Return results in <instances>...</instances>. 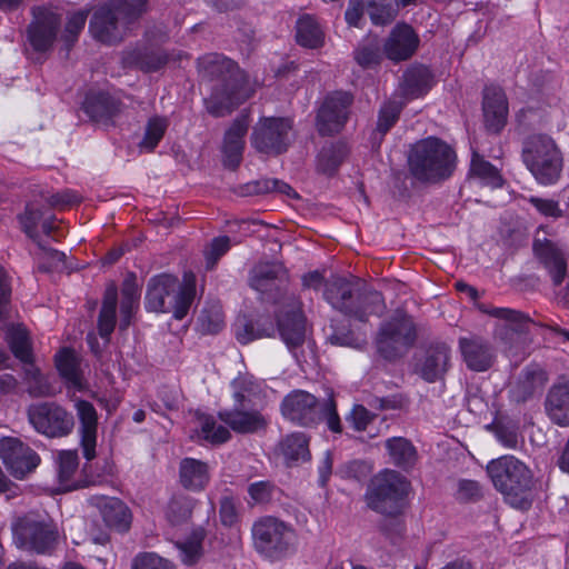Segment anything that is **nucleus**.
<instances>
[{"label": "nucleus", "mask_w": 569, "mask_h": 569, "mask_svg": "<svg viewBox=\"0 0 569 569\" xmlns=\"http://www.w3.org/2000/svg\"><path fill=\"white\" fill-rule=\"evenodd\" d=\"M289 274L282 263L261 262L250 271L249 284L261 293V298L279 306L277 329L290 350L300 347L306 338V317L301 301L288 291Z\"/></svg>", "instance_id": "nucleus-1"}, {"label": "nucleus", "mask_w": 569, "mask_h": 569, "mask_svg": "<svg viewBox=\"0 0 569 569\" xmlns=\"http://www.w3.org/2000/svg\"><path fill=\"white\" fill-rule=\"evenodd\" d=\"M198 70L203 80L212 83L211 94L204 99L211 116L226 117L246 100V74L231 59L220 53H207L198 59Z\"/></svg>", "instance_id": "nucleus-2"}, {"label": "nucleus", "mask_w": 569, "mask_h": 569, "mask_svg": "<svg viewBox=\"0 0 569 569\" xmlns=\"http://www.w3.org/2000/svg\"><path fill=\"white\" fill-rule=\"evenodd\" d=\"M323 298L336 310L360 322L386 310L382 295L357 278L332 277L325 284Z\"/></svg>", "instance_id": "nucleus-3"}, {"label": "nucleus", "mask_w": 569, "mask_h": 569, "mask_svg": "<svg viewBox=\"0 0 569 569\" xmlns=\"http://www.w3.org/2000/svg\"><path fill=\"white\" fill-rule=\"evenodd\" d=\"M456 160L451 146L437 137H428L411 146L408 167L418 181L436 183L453 173Z\"/></svg>", "instance_id": "nucleus-4"}, {"label": "nucleus", "mask_w": 569, "mask_h": 569, "mask_svg": "<svg viewBox=\"0 0 569 569\" xmlns=\"http://www.w3.org/2000/svg\"><path fill=\"white\" fill-rule=\"evenodd\" d=\"M521 160L541 186L556 184L561 178L563 153L556 140L547 133H531L522 140Z\"/></svg>", "instance_id": "nucleus-5"}, {"label": "nucleus", "mask_w": 569, "mask_h": 569, "mask_svg": "<svg viewBox=\"0 0 569 569\" xmlns=\"http://www.w3.org/2000/svg\"><path fill=\"white\" fill-rule=\"evenodd\" d=\"M196 297L193 276L183 284L171 274L162 273L152 277L147 287L144 306L148 311L172 312L174 319H183Z\"/></svg>", "instance_id": "nucleus-6"}, {"label": "nucleus", "mask_w": 569, "mask_h": 569, "mask_svg": "<svg viewBox=\"0 0 569 569\" xmlns=\"http://www.w3.org/2000/svg\"><path fill=\"white\" fill-rule=\"evenodd\" d=\"M487 472L495 486L507 501L519 509L531 506L529 491L532 485V475L529 468L513 456H502L491 460Z\"/></svg>", "instance_id": "nucleus-7"}, {"label": "nucleus", "mask_w": 569, "mask_h": 569, "mask_svg": "<svg viewBox=\"0 0 569 569\" xmlns=\"http://www.w3.org/2000/svg\"><path fill=\"white\" fill-rule=\"evenodd\" d=\"M409 491L410 482L405 476L385 469L370 480L365 499L371 510L386 517H397L406 508Z\"/></svg>", "instance_id": "nucleus-8"}, {"label": "nucleus", "mask_w": 569, "mask_h": 569, "mask_svg": "<svg viewBox=\"0 0 569 569\" xmlns=\"http://www.w3.org/2000/svg\"><path fill=\"white\" fill-rule=\"evenodd\" d=\"M417 336V327L412 317L397 311L379 328L375 339L377 352L385 360L395 361L413 347Z\"/></svg>", "instance_id": "nucleus-9"}, {"label": "nucleus", "mask_w": 569, "mask_h": 569, "mask_svg": "<svg viewBox=\"0 0 569 569\" xmlns=\"http://www.w3.org/2000/svg\"><path fill=\"white\" fill-rule=\"evenodd\" d=\"M251 536L258 553L269 559H280L290 549L293 530L276 517L263 516L253 522Z\"/></svg>", "instance_id": "nucleus-10"}, {"label": "nucleus", "mask_w": 569, "mask_h": 569, "mask_svg": "<svg viewBox=\"0 0 569 569\" xmlns=\"http://www.w3.org/2000/svg\"><path fill=\"white\" fill-rule=\"evenodd\" d=\"M293 122L284 117H262L252 128L251 146L260 153L278 156L286 152L292 140Z\"/></svg>", "instance_id": "nucleus-11"}, {"label": "nucleus", "mask_w": 569, "mask_h": 569, "mask_svg": "<svg viewBox=\"0 0 569 569\" xmlns=\"http://www.w3.org/2000/svg\"><path fill=\"white\" fill-rule=\"evenodd\" d=\"M27 417L33 429L48 438L69 436L74 428V417L54 401L31 403Z\"/></svg>", "instance_id": "nucleus-12"}, {"label": "nucleus", "mask_w": 569, "mask_h": 569, "mask_svg": "<svg viewBox=\"0 0 569 569\" xmlns=\"http://www.w3.org/2000/svg\"><path fill=\"white\" fill-rule=\"evenodd\" d=\"M32 20L26 30L27 43L24 51L29 54V48L40 57L52 50L61 26V17L52 9L39 6L31 9Z\"/></svg>", "instance_id": "nucleus-13"}, {"label": "nucleus", "mask_w": 569, "mask_h": 569, "mask_svg": "<svg viewBox=\"0 0 569 569\" xmlns=\"http://www.w3.org/2000/svg\"><path fill=\"white\" fill-rule=\"evenodd\" d=\"M13 537L20 548L46 553L54 547L58 531L51 521L27 515L14 523Z\"/></svg>", "instance_id": "nucleus-14"}, {"label": "nucleus", "mask_w": 569, "mask_h": 569, "mask_svg": "<svg viewBox=\"0 0 569 569\" xmlns=\"http://www.w3.org/2000/svg\"><path fill=\"white\" fill-rule=\"evenodd\" d=\"M234 405L231 409L218 412V418L231 430L241 435L256 433L264 430L269 420L261 411L249 406L250 400L243 391H234Z\"/></svg>", "instance_id": "nucleus-15"}, {"label": "nucleus", "mask_w": 569, "mask_h": 569, "mask_svg": "<svg viewBox=\"0 0 569 569\" xmlns=\"http://www.w3.org/2000/svg\"><path fill=\"white\" fill-rule=\"evenodd\" d=\"M0 459L16 479H23L40 463L39 455L16 437L0 439Z\"/></svg>", "instance_id": "nucleus-16"}, {"label": "nucleus", "mask_w": 569, "mask_h": 569, "mask_svg": "<svg viewBox=\"0 0 569 569\" xmlns=\"http://www.w3.org/2000/svg\"><path fill=\"white\" fill-rule=\"evenodd\" d=\"M353 97L349 92L335 91L326 97L317 114V129L321 136L338 133L349 118Z\"/></svg>", "instance_id": "nucleus-17"}, {"label": "nucleus", "mask_w": 569, "mask_h": 569, "mask_svg": "<svg viewBox=\"0 0 569 569\" xmlns=\"http://www.w3.org/2000/svg\"><path fill=\"white\" fill-rule=\"evenodd\" d=\"M319 400L305 390H293L281 402L283 417L299 426L311 427L321 421Z\"/></svg>", "instance_id": "nucleus-18"}, {"label": "nucleus", "mask_w": 569, "mask_h": 569, "mask_svg": "<svg viewBox=\"0 0 569 569\" xmlns=\"http://www.w3.org/2000/svg\"><path fill=\"white\" fill-rule=\"evenodd\" d=\"M130 26L124 23L123 13L119 12V6L111 1L96 10L89 28L93 38L103 43L113 44L123 39L126 30Z\"/></svg>", "instance_id": "nucleus-19"}, {"label": "nucleus", "mask_w": 569, "mask_h": 569, "mask_svg": "<svg viewBox=\"0 0 569 569\" xmlns=\"http://www.w3.org/2000/svg\"><path fill=\"white\" fill-rule=\"evenodd\" d=\"M489 316L505 320L496 328V338L503 345L505 350H512L519 345L521 336L527 333L532 320L521 311L509 308L482 309Z\"/></svg>", "instance_id": "nucleus-20"}, {"label": "nucleus", "mask_w": 569, "mask_h": 569, "mask_svg": "<svg viewBox=\"0 0 569 569\" xmlns=\"http://www.w3.org/2000/svg\"><path fill=\"white\" fill-rule=\"evenodd\" d=\"M79 466V459L76 451H61L59 453V468L58 477L61 485L66 486L68 490H74L78 488H84L89 486L101 485L104 481V475L111 473V466L104 462L103 473H93L91 466L83 467V479L79 481H72V477L76 473Z\"/></svg>", "instance_id": "nucleus-21"}, {"label": "nucleus", "mask_w": 569, "mask_h": 569, "mask_svg": "<svg viewBox=\"0 0 569 569\" xmlns=\"http://www.w3.org/2000/svg\"><path fill=\"white\" fill-rule=\"evenodd\" d=\"M459 350L467 368L475 372L489 370L496 360L492 345L483 337L470 335L458 341Z\"/></svg>", "instance_id": "nucleus-22"}, {"label": "nucleus", "mask_w": 569, "mask_h": 569, "mask_svg": "<svg viewBox=\"0 0 569 569\" xmlns=\"http://www.w3.org/2000/svg\"><path fill=\"white\" fill-rule=\"evenodd\" d=\"M532 251L539 263L547 270L555 287H560L567 277V259L557 243L536 237L532 242Z\"/></svg>", "instance_id": "nucleus-23"}, {"label": "nucleus", "mask_w": 569, "mask_h": 569, "mask_svg": "<svg viewBox=\"0 0 569 569\" xmlns=\"http://www.w3.org/2000/svg\"><path fill=\"white\" fill-rule=\"evenodd\" d=\"M419 43V36L411 26L397 23L385 40L383 53L393 62L406 61L416 53Z\"/></svg>", "instance_id": "nucleus-24"}, {"label": "nucleus", "mask_w": 569, "mask_h": 569, "mask_svg": "<svg viewBox=\"0 0 569 569\" xmlns=\"http://www.w3.org/2000/svg\"><path fill=\"white\" fill-rule=\"evenodd\" d=\"M485 127L490 133L498 134L507 124L508 100L499 86H486L482 93Z\"/></svg>", "instance_id": "nucleus-25"}, {"label": "nucleus", "mask_w": 569, "mask_h": 569, "mask_svg": "<svg viewBox=\"0 0 569 569\" xmlns=\"http://www.w3.org/2000/svg\"><path fill=\"white\" fill-rule=\"evenodd\" d=\"M82 110L91 121L109 127L122 111V102L108 92L90 91L83 100Z\"/></svg>", "instance_id": "nucleus-26"}, {"label": "nucleus", "mask_w": 569, "mask_h": 569, "mask_svg": "<svg viewBox=\"0 0 569 569\" xmlns=\"http://www.w3.org/2000/svg\"><path fill=\"white\" fill-rule=\"evenodd\" d=\"M121 62L124 68L154 72L168 62V54L153 46L137 43L122 51Z\"/></svg>", "instance_id": "nucleus-27"}, {"label": "nucleus", "mask_w": 569, "mask_h": 569, "mask_svg": "<svg viewBox=\"0 0 569 569\" xmlns=\"http://www.w3.org/2000/svg\"><path fill=\"white\" fill-rule=\"evenodd\" d=\"M248 128L249 116L241 113L232 121L231 126L226 131L222 144L223 166L226 168L236 170L240 166Z\"/></svg>", "instance_id": "nucleus-28"}, {"label": "nucleus", "mask_w": 569, "mask_h": 569, "mask_svg": "<svg viewBox=\"0 0 569 569\" xmlns=\"http://www.w3.org/2000/svg\"><path fill=\"white\" fill-rule=\"evenodd\" d=\"M79 419L80 447L83 457L91 461L96 458L98 413L93 405L87 400L76 402Z\"/></svg>", "instance_id": "nucleus-29"}, {"label": "nucleus", "mask_w": 569, "mask_h": 569, "mask_svg": "<svg viewBox=\"0 0 569 569\" xmlns=\"http://www.w3.org/2000/svg\"><path fill=\"white\" fill-rule=\"evenodd\" d=\"M545 410L552 423L561 428L569 427V379L560 378L550 387Z\"/></svg>", "instance_id": "nucleus-30"}, {"label": "nucleus", "mask_w": 569, "mask_h": 569, "mask_svg": "<svg viewBox=\"0 0 569 569\" xmlns=\"http://www.w3.org/2000/svg\"><path fill=\"white\" fill-rule=\"evenodd\" d=\"M179 481L190 491H202L210 481V468L204 461L183 458L179 463Z\"/></svg>", "instance_id": "nucleus-31"}, {"label": "nucleus", "mask_w": 569, "mask_h": 569, "mask_svg": "<svg viewBox=\"0 0 569 569\" xmlns=\"http://www.w3.org/2000/svg\"><path fill=\"white\" fill-rule=\"evenodd\" d=\"M276 333L272 320L266 316L256 319L242 317L234 323V335L241 345L250 343L257 339L270 338Z\"/></svg>", "instance_id": "nucleus-32"}, {"label": "nucleus", "mask_w": 569, "mask_h": 569, "mask_svg": "<svg viewBox=\"0 0 569 569\" xmlns=\"http://www.w3.org/2000/svg\"><path fill=\"white\" fill-rule=\"evenodd\" d=\"M450 361V348L446 343L431 346L426 353L420 368V375L427 382L441 379L448 371Z\"/></svg>", "instance_id": "nucleus-33"}, {"label": "nucleus", "mask_w": 569, "mask_h": 569, "mask_svg": "<svg viewBox=\"0 0 569 569\" xmlns=\"http://www.w3.org/2000/svg\"><path fill=\"white\" fill-rule=\"evenodd\" d=\"M278 450L288 467L309 461L311 458L309 438L303 432L284 436L278 445Z\"/></svg>", "instance_id": "nucleus-34"}, {"label": "nucleus", "mask_w": 569, "mask_h": 569, "mask_svg": "<svg viewBox=\"0 0 569 569\" xmlns=\"http://www.w3.org/2000/svg\"><path fill=\"white\" fill-rule=\"evenodd\" d=\"M432 82V73L427 67L422 64L412 66L403 73L402 93L408 99L419 98L431 89Z\"/></svg>", "instance_id": "nucleus-35"}, {"label": "nucleus", "mask_w": 569, "mask_h": 569, "mask_svg": "<svg viewBox=\"0 0 569 569\" xmlns=\"http://www.w3.org/2000/svg\"><path fill=\"white\" fill-rule=\"evenodd\" d=\"M389 461L393 466L408 471L412 469L418 460V452L412 442L403 437H392L385 442Z\"/></svg>", "instance_id": "nucleus-36"}, {"label": "nucleus", "mask_w": 569, "mask_h": 569, "mask_svg": "<svg viewBox=\"0 0 569 569\" xmlns=\"http://www.w3.org/2000/svg\"><path fill=\"white\" fill-rule=\"evenodd\" d=\"M236 192L241 197L259 196L269 192L297 197L296 191L287 182L270 178H261L243 183L237 188Z\"/></svg>", "instance_id": "nucleus-37"}, {"label": "nucleus", "mask_w": 569, "mask_h": 569, "mask_svg": "<svg viewBox=\"0 0 569 569\" xmlns=\"http://www.w3.org/2000/svg\"><path fill=\"white\" fill-rule=\"evenodd\" d=\"M403 104L399 101L385 102L378 113L377 127L372 131L371 142L373 147H379L387 132L397 123Z\"/></svg>", "instance_id": "nucleus-38"}, {"label": "nucleus", "mask_w": 569, "mask_h": 569, "mask_svg": "<svg viewBox=\"0 0 569 569\" xmlns=\"http://www.w3.org/2000/svg\"><path fill=\"white\" fill-rule=\"evenodd\" d=\"M296 29V39L300 46L316 49L323 44V31L312 16L305 14L300 17L297 21Z\"/></svg>", "instance_id": "nucleus-39"}, {"label": "nucleus", "mask_w": 569, "mask_h": 569, "mask_svg": "<svg viewBox=\"0 0 569 569\" xmlns=\"http://www.w3.org/2000/svg\"><path fill=\"white\" fill-rule=\"evenodd\" d=\"M117 303L118 289L112 283L104 291L102 307L98 318V330L101 338H109L114 329Z\"/></svg>", "instance_id": "nucleus-40"}, {"label": "nucleus", "mask_w": 569, "mask_h": 569, "mask_svg": "<svg viewBox=\"0 0 569 569\" xmlns=\"http://www.w3.org/2000/svg\"><path fill=\"white\" fill-rule=\"evenodd\" d=\"M101 516L106 526L119 532L127 531L130 527V511L119 499L106 501L101 508Z\"/></svg>", "instance_id": "nucleus-41"}, {"label": "nucleus", "mask_w": 569, "mask_h": 569, "mask_svg": "<svg viewBox=\"0 0 569 569\" xmlns=\"http://www.w3.org/2000/svg\"><path fill=\"white\" fill-rule=\"evenodd\" d=\"M348 152V147L343 142L323 147L317 158L318 171L327 176H332L343 162Z\"/></svg>", "instance_id": "nucleus-42"}, {"label": "nucleus", "mask_w": 569, "mask_h": 569, "mask_svg": "<svg viewBox=\"0 0 569 569\" xmlns=\"http://www.w3.org/2000/svg\"><path fill=\"white\" fill-rule=\"evenodd\" d=\"M366 9L373 24L385 26L397 17L399 2L398 0H368Z\"/></svg>", "instance_id": "nucleus-43"}, {"label": "nucleus", "mask_w": 569, "mask_h": 569, "mask_svg": "<svg viewBox=\"0 0 569 569\" xmlns=\"http://www.w3.org/2000/svg\"><path fill=\"white\" fill-rule=\"evenodd\" d=\"M36 243L38 246V252H36L34 259L39 271L51 272L67 269L64 252L48 248L41 241Z\"/></svg>", "instance_id": "nucleus-44"}, {"label": "nucleus", "mask_w": 569, "mask_h": 569, "mask_svg": "<svg viewBox=\"0 0 569 569\" xmlns=\"http://www.w3.org/2000/svg\"><path fill=\"white\" fill-rule=\"evenodd\" d=\"M8 345L14 355L22 362L31 360V346L27 330L20 326H11L7 331Z\"/></svg>", "instance_id": "nucleus-45"}, {"label": "nucleus", "mask_w": 569, "mask_h": 569, "mask_svg": "<svg viewBox=\"0 0 569 569\" xmlns=\"http://www.w3.org/2000/svg\"><path fill=\"white\" fill-rule=\"evenodd\" d=\"M470 173L492 188H499L503 184V179L498 169L477 152L472 154Z\"/></svg>", "instance_id": "nucleus-46"}, {"label": "nucleus", "mask_w": 569, "mask_h": 569, "mask_svg": "<svg viewBox=\"0 0 569 569\" xmlns=\"http://www.w3.org/2000/svg\"><path fill=\"white\" fill-rule=\"evenodd\" d=\"M382 56L381 46L377 40L361 42L353 51L355 61L363 69L378 67Z\"/></svg>", "instance_id": "nucleus-47"}, {"label": "nucleus", "mask_w": 569, "mask_h": 569, "mask_svg": "<svg viewBox=\"0 0 569 569\" xmlns=\"http://www.w3.org/2000/svg\"><path fill=\"white\" fill-rule=\"evenodd\" d=\"M194 501L184 495L173 496L167 507V518L172 525H179L187 521L193 510Z\"/></svg>", "instance_id": "nucleus-48"}, {"label": "nucleus", "mask_w": 569, "mask_h": 569, "mask_svg": "<svg viewBox=\"0 0 569 569\" xmlns=\"http://www.w3.org/2000/svg\"><path fill=\"white\" fill-rule=\"evenodd\" d=\"M167 127L168 122L164 118L158 116L150 118L139 147L147 151H152L163 138Z\"/></svg>", "instance_id": "nucleus-49"}, {"label": "nucleus", "mask_w": 569, "mask_h": 569, "mask_svg": "<svg viewBox=\"0 0 569 569\" xmlns=\"http://www.w3.org/2000/svg\"><path fill=\"white\" fill-rule=\"evenodd\" d=\"M200 433L206 441L212 445L224 443L231 437L227 427L217 425L213 417L206 415L200 417Z\"/></svg>", "instance_id": "nucleus-50"}, {"label": "nucleus", "mask_w": 569, "mask_h": 569, "mask_svg": "<svg viewBox=\"0 0 569 569\" xmlns=\"http://www.w3.org/2000/svg\"><path fill=\"white\" fill-rule=\"evenodd\" d=\"M56 366L59 373L71 382L79 379V363L72 349L63 348L56 355Z\"/></svg>", "instance_id": "nucleus-51"}, {"label": "nucleus", "mask_w": 569, "mask_h": 569, "mask_svg": "<svg viewBox=\"0 0 569 569\" xmlns=\"http://www.w3.org/2000/svg\"><path fill=\"white\" fill-rule=\"evenodd\" d=\"M247 491L250 497L249 505L266 506L273 500L278 487L270 480H260L250 483Z\"/></svg>", "instance_id": "nucleus-52"}, {"label": "nucleus", "mask_w": 569, "mask_h": 569, "mask_svg": "<svg viewBox=\"0 0 569 569\" xmlns=\"http://www.w3.org/2000/svg\"><path fill=\"white\" fill-rule=\"evenodd\" d=\"M24 363L26 380L30 383L29 393L32 397H47L53 392L51 387L44 381L40 370L33 365L32 359Z\"/></svg>", "instance_id": "nucleus-53"}, {"label": "nucleus", "mask_w": 569, "mask_h": 569, "mask_svg": "<svg viewBox=\"0 0 569 569\" xmlns=\"http://www.w3.org/2000/svg\"><path fill=\"white\" fill-rule=\"evenodd\" d=\"M42 219L43 212L39 208H34L32 204H27L24 212L19 216V221L23 231L34 242L40 241L37 228Z\"/></svg>", "instance_id": "nucleus-54"}, {"label": "nucleus", "mask_w": 569, "mask_h": 569, "mask_svg": "<svg viewBox=\"0 0 569 569\" xmlns=\"http://www.w3.org/2000/svg\"><path fill=\"white\" fill-rule=\"evenodd\" d=\"M131 569H176V567L154 552H140L132 559Z\"/></svg>", "instance_id": "nucleus-55"}, {"label": "nucleus", "mask_w": 569, "mask_h": 569, "mask_svg": "<svg viewBox=\"0 0 569 569\" xmlns=\"http://www.w3.org/2000/svg\"><path fill=\"white\" fill-rule=\"evenodd\" d=\"M198 326L202 333H217L223 327V318L220 309L210 308L201 310L198 317Z\"/></svg>", "instance_id": "nucleus-56"}, {"label": "nucleus", "mask_w": 569, "mask_h": 569, "mask_svg": "<svg viewBox=\"0 0 569 569\" xmlns=\"http://www.w3.org/2000/svg\"><path fill=\"white\" fill-rule=\"evenodd\" d=\"M496 439L508 449H516L519 443L517 428L515 426L506 425L500 421L493 422L488 426Z\"/></svg>", "instance_id": "nucleus-57"}, {"label": "nucleus", "mask_w": 569, "mask_h": 569, "mask_svg": "<svg viewBox=\"0 0 569 569\" xmlns=\"http://www.w3.org/2000/svg\"><path fill=\"white\" fill-rule=\"evenodd\" d=\"M230 249V238L221 236L212 239L209 247L204 250L207 269H213L219 259Z\"/></svg>", "instance_id": "nucleus-58"}, {"label": "nucleus", "mask_w": 569, "mask_h": 569, "mask_svg": "<svg viewBox=\"0 0 569 569\" xmlns=\"http://www.w3.org/2000/svg\"><path fill=\"white\" fill-rule=\"evenodd\" d=\"M87 17L88 13L86 11H78L69 17L62 36L68 49L77 41L78 36L84 28Z\"/></svg>", "instance_id": "nucleus-59"}, {"label": "nucleus", "mask_w": 569, "mask_h": 569, "mask_svg": "<svg viewBox=\"0 0 569 569\" xmlns=\"http://www.w3.org/2000/svg\"><path fill=\"white\" fill-rule=\"evenodd\" d=\"M119 6V12L123 13L126 24L134 23L146 11L148 0H112Z\"/></svg>", "instance_id": "nucleus-60"}, {"label": "nucleus", "mask_w": 569, "mask_h": 569, "mask_svg": "<svg viewBox=\"0 0 569 569\" xmlns=\"http://www.w3.org/2000/svg\"><path fill=\"white\" fill-rule=\"evenodd\" d=\"M528 201L536 208V210L546 218L559 219L563 217V210L559 201L555 199L530 197Z\"/></svg>", "instance_id": "nucleus-61"}, {"label": "nucleus", "mask_w": 569, "mask_h": 569, "mask_svg": "<svg viewBox=\"0 0 569 569\" xmlns=\"http://www.w3.org/2000/svg\"><path fill=\"white\" fill-rule=\"evenodd\" d=\"M516 121L518 123L519 131L527 132L539 127L542 122V117L539 110L532 107H526L517 112Z\"/></svg>", "instance_id": "nucleus-62"}, {"label": "nucleus", "mask_w": 569, "mask_h": 569, "mask_svg": "<svg viewBox=\"0 0 569 569\" xmlns=\"http://www.w3.org/2000/svg\"><path fill=\"white\" fill-rule=\"evenodd\" d=\"M181 561L187 566L198 562L202 556V546L200 539H191L178 545Z\"/></svg>", "instance_id": "nucleus-63"}, {"label": "nucleus", "mask_w": 569, "mask_h": 569, "mask_svg": "<svg viewBox=\"0 0 569 569\" xmlns=\"http://www.w3.org/2000/svg\"><path fill=\"white\" fill-rule=\"evenodd\" d=\"M321 421L326 420L328 428L336 433L342 431L340 418L337 412L336 402L332 398H328L321 405Z\"/></svg>", "instance_id": "nucleus-64"}]
</instances>
